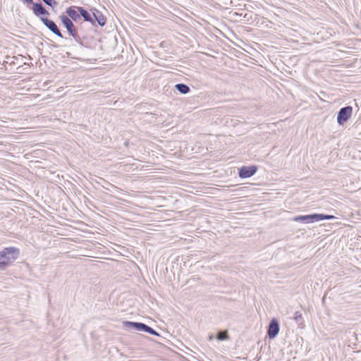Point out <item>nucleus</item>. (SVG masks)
I'll return each instance as SVG.
<instances>
[{
	"label": "nucleus",
	"mask_w": 361,
	"mask_h": 361,
	"mask_svg": "<svg viewBox=\"0 0 361 361\" xmlns=\"http://www.w3.org/2000/svg\"><path fill=\"white\" fill-rule=\"evenodd\" d=\"M18 254V250L10 247H6L0 252V269H4L10 262L16 259V255Z\"/></svg>",
	"instance_id": "nucleus-1"
},
{
	"label": "nucleus",
	"mask_w": 361,
	"mask_h": 361,
	"mask_svg": "<svg viewBox=\"0 0 361 361\" xmlns=\"http://www.w3.org/2000/svg\"><path fill=\"white\" fill-rule=\"evenodd\" d=\"M353 108L350 106L341 108L337 116V122L339 125H343L351 116Z\"/></svg>",
	"instance_id": "nucleus-2"
},
{
	"label": "nucleus",
	"mask_w": 361,
	"mask_h": 361,
	"mask_svg": "<svg viewBox=\"0 0 361 361\" xmlns=\"http://www.w3.org/2000/svg\"><path fill=\"white\" fill-rule=\"evenodd\" d=\"M40 20L51 32L61 38L63 37L57 25L53 20L44 17H41Z\"/></svg>",
	"instance_id": "nucleus-3"
},
{
	"label": "nucleus",
	"mask_w": 361,
	"mask_h": 361,
	"mask_svg": "<svg viewBox=\"0 0 361 361\" xmlns=\"http://www.w3.org/2000/svg\"><path fill=\"white\" fill-rule=\"evenodd\" d=\"M279 332V324L276 319H272L269 324L267 335L270 339L274 338Z\"/></svg>",
	"instance_id": "nucleus-4"
},
{
	"label": "nucleus",
	"mask_w": 361,
	"mask_h": 361,
	"mask_svg": "<svg viewBox=\"0 0 361 361\" xmlns=\"http://www.w3.org/2000/svg\"><path fill=\"white\" fill-rule=\"evenodd\" d=\"M257 170L256 166H243L239 170V176L241 178H250L257 172Z\"/></svg>",
	"instance_id": "nucleus-5"
},
{
	"label": "nucleus",
	"mask_w": 361,
	"mask_h": 361,
	"mask_svg": "<svg viewBox=\"0 0 361 361\" xmlns=\"http://www.w3.org/2000/svg\"><path fill=\"white\" fill-rule=\"evenodd\" d=\"M123 326L128 329H134L137 331H145L147 324L140 322H123Z\"/></svg>",
	"instance_id": "nucleus-6"
},
{
	"label": "nucleus",
	"mask_w": 361,
	"mask_h": 361,
	"mask_svg": "<svg viewBox=\"0 0 361 361\" xmlns=\"http://www.w3.org/2000/svg\"><path fill=\"white\" fill-rule=\"evenodd\" d=\"M66 13L71 20H74L75 22L80 20V12L78 11V6H70L68 7Z\"/></svg>",
	"instance_id": "nucleus-7"
},
{
	"label": "nucleus",
	"mask_w": 361,
	"mask_h": 361,
	"mask_svg": "<svg viewBox=\"0 0 361 361\" xmlns=\"http://www.w3.org/2000/svg\"><path fill=\"white\" fill-rule=\"evenodd\" d=\"M293 221H301L305 224L316 222L317 221V214L297 216L293 218Z\"/></svg>",
	"instance_id": "nucleus-8"
},
{
	"label": "nucleus",
	"mask_w": 361,
	"mask_h": 361,
	"mask_svg": "<svg viewBox=\"0 0 361 361\" xmlns=\"http://www.w3.org/2000/svg\"><path fill=\"white\" fill-rule=\"evenodd\" d=\"M93 20H96L100 26H104L106 24V18L102 13L97 9H92Z\"/></svg>",
	"instance_id": "nucleus-9"
},
{
	"label": "nucleus",
	"mask_w": 361,
	"mask_h": 361,
	"mask_svg": "<svg viewBox=\"0 0 361 361\" xmlns=\"http://www.w3.org/2000/svg\"><path fill=\"white\" fill-rule=\"evenodd\" d=\"M33 13L36 16L49 15V12L45 9L41 3L33 4Z\"/></svg>",
	"instance_id": "nucleus-10"
},
{
	"label": "nucleus",
	"mask_w": 361,
	"mask_h": 361,
	"mask_svg": "<svg viewBox=\"0 0 361 361\" xmlns=\"http://www.w3.org/2000/svg\"><path fill=\"white\" fill-rule=\"evenodd\" d=\"M78 11L80 12V18L82 17L85 21L93 23V18L87 11L82 7L78 6Z\"/></svg>",
	"instance_id": "nucleus-11"
},
{
	"label": "nucleus",
	"mask_w": 361,
	"mask_h": 361,
	"mask_svg": "<svg viewBox=\"0 0 361 361\" xmlns=\"http://www.w3.org/2000/svg\"><path fill=\"white\" fill-rule=\"evenodd\" d=\"M60 19L63 25V26L66 28L68 30L70 28H73L74 26V24L73 21L66 16L61 15L60 16Z\"/></svg>",
	"instance_id": "nucleus-12"
},
{
	"label": "nucleus",
	"mask_w": 361,
	"mask_h": 361,
	"mask_svg": "<svg viewBox=\"0 0 361 361\" xmlns=\"http://www.w3.org/2000/svg\"><path fill=\"white\" fill-rule=\"evenodd\" d=\"M176 89L181 94H187L190 92V87L183 83H178L175 85Z\"/></svg>",
	"instance_id": "nucleus-13"
},
{
	"label": "nucleus",
	"mask_w": 361,
	"mask_h": 361,
	"mask_svg": "<svg viewBox=\"0 0 361 361\" xmlns=\"http://www.w3.org/2000/svg\"><path fill=\"white\" fill-rule=\"evenodd\" d=\"M67 31H68V34L73 37V39L75 40V42L81 43V38H80V35H78L75 25L73 26V28H70Z\"/></svg>",
	"instance_id": "nucleus-14"
},
{
	"label": "nucleus",
	"mask_w": 361,
	"mask_h": 361,
	"mask_svg": "<svg viewBox=\"0 0 361 361\" xmlns=\"http://www.w3.org/2000/svg\"><path fill=\"white\" fill-rule=\"evenodd\" d=\"M334 218H335V216L333 215L317 214V221H322V220L333 219Z\"/></svg>",
	"instance_id": "nucleus-15"
},
{
	"label": "nucleus",
	"mask_w": 361,
	"mask_h": 361,
	"mask_svg": "<svg viewBox=\"0 0 361 361\" xmlns=\"http://www.w3.org/2000/svg\"><path fill=\"white\" fill-rule=\"evenodd\" d=\"M216 338L219 341H224L227 339L228 334L226 331H219L216 336Z\"/></svg>",
	"instance_id": "nucleus-16"
},
{
	"label": "nucleus",
	"mask_w": 361,
	"mask_h": 361,
	"mask_svg": "<svg viewBox=\"0 0 361 361\" xmlns=\"http://www.w3.org/2000/svg\"><path fill=\"white\" fill-rule=\"evenodd\" d=\"M43 2L47 4V6H49L52 8H54V6H56L58 3L55 1V0H42Z\"/></svg>",
	"instance_id": "nucleus-17"
},
{
	"label": "nucleus",
	"mask_w": 361,
	"mask_h": 361,
	"mask_svg": "<svg viewBox=\"0 0 361 361\" xmlns=\"http://www.w3.org/2000/svg\"><path fill=\"white\" fill-rule=\"evenodd\" d=\"M145 332L149 333V334H152V335L159 336V334L154 329H153L152 327L149 326L148 325H147Z\"/></svg>",
	"instance_id": "nucleus-18"
},
{
	"label": "nucleus",
	"mask_w": 361,
	"mask_h": 361,
	"mask_svg": "<svg viewBox=\"0 0 361 361\" xmlns=\"http://www.w3.org/2000/svg\"><path fill=\"white\" fill-rule=\"evenodd\" d=\"M294 319L296 321V322H299L300 320L302 319V314L299 312H295L294 314Z\"/></svg>",
	"instance_id": "nucleus-19"
},
{
	"label": "nucleus",
	"mask_w": 361,
	"mask_h": 361,
	"mask_svg": "<svg viewBox=\"0 0 361 361\" xmlns=\"http://www.w3.org/2000/svg\"><path fill=\"white\" fill-rule=\"evenodd\" d=\"M24 2L27 3V4H32V0H23Z\"/></svg>",
	"instance_id": "nucleus-20"
},
{
	"label": "nucleus",
	"mask_w": 361,
	"mask_h": 361,
	"mask_svg": "<svg viewBox=\"0 0 361 361\" xmlns=\"http://www.w3.org/2000/svg\"><path fill=\"white\" fill-rule=\"evenodd\" d=\"M213 338H214V336H213L212 335H211V336H209V340H212Z\"/></svg>",
	"instance_id": "nucleus-21"
}]
</instances>
